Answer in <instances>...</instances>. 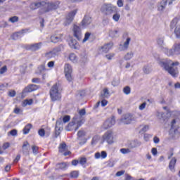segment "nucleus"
<instances>
[{"mask_svg": "<svg viewBox=\"0 0 180 180\" xmlns=\"http://www.w3.org/2000/svg\"><path fill=\"white\" fill-rule=\"evenodd\" d=\"M68 165H69L68 163L63 162L58 163L56 165V168H58V169H62V171H65V169L68 168Z\"/></svg>", "mask_w": 180, "mask_h": 180, "instance_id": "nucleus-24", "label": "nucleus"}, {"mask_svg": "<svg viewBox=\"0 0 180 180\" xmlns=\"http://www.w3.org/2000/svg\"><path fill=\"white\" fill-rule=\"evenodd\" d=\"M8 21L11 23H16V22H19V17L18 16H13L8 19Z\"/></svg>", "mask_w": 180, "mask_h": 180, "instance_id": "nucleus-40", "label": "nucleus"}, {"mask_svg": "<svg viewBox=\"0 0 180 180\" xmlns=\"http://www.w3.org/2000/svg\"><path fill=\"white\" fill-rule=\"evenodd\" d=\"M79 164L84 166L86 164V158H80L79 160Z\"/></svg>", "mask_w": 180, "mask_h": 180, "instance_id": "nucleus-43", "label": "nucleus"}, {"mask_svg": "<svg viewBox=\"0 0 180 180\" xmlns=\"http://www.w3.org/2000/svg\"><path fill=\"white\" fill-rule=\"evenodd\" d=\"M79 116H78V117L80 118L81 120H84L82 118V116H85V115H86V111L85 110V108L80 110L79 111Z\"/></svg>", "mask_w": 180, "mask_h": 180, "instance_id": "nucleus-37", "label": "nucleus"}, {"mask_svg": "<svg viewBox=\"0 0 180 180\" xmlns=\"http://www.w3.org/2000/svg\"><path fill=\"white\" fill-rule=\"evenodd\" d=\"M113 47V42H109L108 44H104L103 46H101V51L103 53H108L109 52V50Z\"/></svg>", "mask_w": 180, "mask_h": 180, "instance_id": "nucleus-19", "label": "nucleus"}, {"mask_svg": "<svg viewBox=\"0 0 180 180\" xmlns=\"http://www.w3.org/2000/svg\"><path fill=\"white\" fill-rule=\"evenodd\" d=\"M176 164V159L175 158H173L169 164V168L170 170L174 171L175 168V165Z\"/></svg>", "mask_w": 180, "mask_h": 180, "instance_id": "nucleus-27", "label": "nucleus"}, {"mask_svg": "<svg viewBox=\"0 0 180 180\" xmlns=\"http://www.w3.org/2000/svg\"><path fill=\"white\" fill-rule=\"evenodd\" d=\"M38 70L41 73L43 72V71H46V65H44V64L39 65Z\"/></svg>", "mask_w": 180, "mask_h": 180, "instance_id": "nucleus-53", "label": "nucleus"}, {"mask_svg": "<svg viewBox=\"0 0 180 180\" xmlns=\"http://www.w3.org/2000/svg\"><path fill=\"white\" fill-rule=\"evenodd\" d=\"M38 134L40 136V137H44V136H46V131H44L43 129H41L39 130Z\"/></svg>", "mask_w": 180, "mask_h": 180, "instance_id": "nucleus-50", "label": "nucleus"}, {"mask_svg": "<svg viewBox=\"0 0 180 180\" xmlns=\"http://www.w3.org/2000/svg\"><path fill=\"white\" fill-rule=\"evenodd\" d=\"M56 56V53L52 50L45 53V58L46 60H51V58H53Z\"/></svg>", "mask_w": 180, "mask_h": 180, "instance_id": "nucleus-25", "label": "nucleus"}, {"mask_svg": "<svg viewBox=\"0 0 180 180\" xmlns=\"http://www.w3.org/2000/svg\"><path fill=\"white\" fill-rule=\"evenodd\" d=\"M134 56V53L133 51L128 52L124 57V60H131Z\"/></svg>", "mask_w": 180, "mask_h": 180, "instance_id": "nucleus-34", "label": "nucleus"}, {"mask_svg": "<svg viewBox=\"0 0 180 180\" xmlns=\"http://www.w3.org/2000/svg\"><path fill=\"white\" fill-rule=\"evenodd\" d=\"M131 41V39L130 37H127L121 50H127L129 49V45L130 44Z\"/></svg>", "mask_w": 180, "mask_h": 180, "instance_id": "nucleus-28", "label": "nucleus"}, {"mask_svg": "<svg viewBox=\"0 0 180 180\" xmlns=\"http://www.w3.org/2000/svg\"><path fill=\"white\" fill-rule=\"evenodd\" d=\"M32 103H33V100H25L22 103V106H27V105H32Z\"/></svg>", "mask_w": 180, "mask_h": 180, "instance_id": "nucleus-49", "label": "nucleus"}, {"mask_svg": "<svg viewBox=\"0 0 180 180\" xmlns=\"http://www.w3.org/2000/svg\"><path fill=\"white\" fill-rule=\"evenodd\" d=\"M157 117L160 120H165V113H164L163 112H158Z\"/></svg>", "mask_w": 180, "mask_h": 180, "instance_id": "nucleus-39", "label": "nucleus"}, {"mask_svg": "<svg viewBox=\"0 0 180 180\" xmlns=\"http://www.w3.org/2000/svg\"><path fill=\"white\" fill-rule=\"evenodd\" d=\"M136 118L131 114H126L122 117L120 120V124H130L132 122H135Z\"/></svg>", "mask_w": 180, "mask_h": 180, "instance_id": "nucleus-7", "label": "nucleus"}, {"mask_svg": "<svg viewBox=\"0 0 180 180\" xmlns=\"http://www.w3.org/2000/svg\"><path fill=\"white\" fill-rule=\"evenodd\" d=\"M39 89V86L36 84H30L27 87H25L23 90L25 94H27L29 92H33L34 91H37Z\"/></svg>", "mask_w": 180, "mask_h": 180, "instance_id": "nucleus-18", "label": "nucleus"}, {"mask_svg": "<svg viewBox=\"0 0 180 180\" xmlns=\"http://www.w3.org/2000/svg\"><path fill=\"white\" fill-rule=\"evenodd\" d=\"M8 71V68L6 65L3 66L1 68H0V75H2V74H5Z\"/></svg>", "mask_w": 180, "mask_h": 180, "instance_id": "nucleus-48", "label": "nucleus"}, {"mask_svg": "<svg viewBox=\"0 0 180 180\" xmlns=\"http://www.w3.org/2000/svg\"><path fill=\"white\" fill-rule=\"evenodd\" d=\"M123 92L125 94V95H129L130 92H131V89H130V86H127L123 89Z\"/></svg>", "mask_w": 180, "mask_h": 180, "instance_id": "nucleus-41", "label": "nucleus"}, {"mask_svg": "<svg viewBox=\"0 0 180 180\" xmlns=\"http://www.w3.org/2000/svg\"><path fill=\"white\" fill-rule=\"evenodd\" d=\"M70 119H71L70 115H66V116L63 117V123H68V122H70Z\"/></svg>", "mask_w": 180, "mask_h": 180, "instance_id": "nucleus-54", "label": "nucleus"}, {"mask_svg": "<svg viewBox=\"0 0 180 180\" xmlns=\"http://www.w3.org/2000/svg\"><path fill=\"white\" fill-rule=\"evenodd\" d=\"M116 123V120L115 119V117H112L111 118H108L103 124V127L105 129V130H108V129H110L112 126H115Z\"/></svg>", "mask_w": 180, "mask_h": 180, "instance_id": "nucleus-12", "label": "nucleus"}, {"mask_svg": "<svg viewBox=\"0 0 180 180\" xmlns=\"http://www.w3.org/2000/svg\"><path fill=\"white\" fill-rule=\"evenodd\" d=\"M63 123L61 121H56V127H55V138L57 139L60 136L61 131H63V127H60Z\"/></svg>", "mask_w": 180, "mask_h": 180, "instance_id": "nucleus-16", "label": "nucleus"}, {"mask_svg": "<svg viewBox=\"0 0 180 180\" xmlns=\"http://www.w3.org/2000/svg\"><path fill=\"white\" fill-rule=\"evenodd\" d=\"M65 78L67 79V81H68L69 82H71V81H72V67H71V65L67 63L65 65Z\"/></svg>", "mask_w": 180, "mask_h": 180, "instance_id": "nucleus-8", "label": "nucleus"}, {"mask_svg": "<svg viewBox=\"0 0 180 180\" xmlns=\"http://www.w3.org/2000/svg\"><path fill=\"white\" fill-rule=\"evenodd\" d=\"M10 146H11V144L9 143L6 142V143H4L3 149L6 150V149L9 148Z\"/></svg>", "mask_w": 180, "mask_h": 180, "instance_id": "nucleus-63", "label": "nucleus"}, {"mask_svg": "<svg viewBox=\"0 0 180 180\" xmlns=\"http://www.w3.org/2000/svg\"><path fill=\"white\" fill-rule=\"evenodd\" d=\"M150 127L148 125H144L143 127L140 130L139 133H146L148 131Z\"/></svg>", "mask_w": 180, "mask_h": 180, "instance_id": "nucleus-47", "label": "nucleus"}, {"mask_svg": "<svg viewBox=\"0 0 180 180\" xmlns=\"http://www.w3.org/2000/svg\"><path fill=\"white\" fill-rule=\"evenodd\" d=\"M124 174V170L119 171L116 173V176H122Z\"/></svg>", "mask_w": 180, "mask_h": 180, "instance_id": "nucleus-64", "label": "nucleus"}, {"mask_svg": "<svg viewBox=\"0 0 180 180\" xmlns=\"http://www.w3.org/2000/svg\"><path fill=\"white\" fill-rule=\"evenodd\" d=\"M28 32H29V30L27 29L22 30L20 32L14 33L12 36V39L13 40H18V39H20V37L23 36L24 33H27Z\"/></svg>", "mask_w": 180, "mask_h": 180, "instance_id": "nucleus-17", "label": "nucleus"}, {"mask_svg": "<svg viewBox=\"0 0 180 180\" xmlns=\"http://www.w3.org/2000/svg\"><path fill=\"white\" fill-rule=\"evenodd\" d=\"M101 11L105 15H112V13L117 12V7L110 4H104L101 8Z\"/></svg>", "mask_w": 180, "mask_h": 180, "instance_id": "nucleus-4", "label": "nucleus"}, {"mask_svg": "<svg viewBox=\"0 0 180 180\" xmlns=\"http://www.w3.org/2000/svg\"><path fill=\"white\" fill-rule=\"evenodd\" d=\"M157 44L159 49L167 54V51H168V48L165 46V43L164 42V37H159L157 39Z\"/></svg>", "mask_w": 180, "mask_h": 180, "instance_id": "nucleus-10", "label": "nucleus"}, {"mask_svg": "<svg viewBox=\"0 0 180 180\" xmlns=\"http://www.w3.org/2000/svg\"><path fill=\"white\" fill-rule=\"evenodd\" d=\"M73 32L74 36L77 39V40H80L82 37V32H81V28L78 27L77 25H75L73 27Z\"/></svg>", "mask_w": 180, "mask_h": 180, "instance_id": "nucleus-14", "label": "nucleus"}, {"mask_svg": "<svg viewBox=\"0 0 180 180\" xmlns=\"http://www.w3.org/2000/svg\"><path fill=\"white\" fill-rule=\"evenodd\" d=\"M167 4L172 5V0H162L161 2L158 4V11L159 12H164L165 8H167Z\"/></svg>", "mask_w": 180, "mask_h": 180, "instance_id": "nucleus-11", "label": "nucleus"}, {"mask_svg": "<svg viewBox=\"0 0 180 180\" xmlns=\"http://www.w3.org/2000/svg\"><path fill=\"white\" fill-rule=\"evenodd\" d=\"M30 150V144L28 142H25L22 145V154L24 155H29V150Z\"/></svg>", "mask_w": 180, "mask_h": 180, "instance_id": "nucleus-21", "label": "nucleus"}, {"mask_svg": "<svg viewBox=\"0 0 180 180\" xmlns=\"http://www.w3.org/2000/svg\"><path fill=\"white\" fill-rule=\"evenodd\" d=\"M143 71L144 74H150L151 71H153V69L151 68V66L150 65H145L143 68Z\"/></svg>", "mask_w": 180, "mask_h": 180, "instance_id": "nucleus-32", "label": "nucleus"}, {"mask_svg": "<svg viewBox=\"0 0 180 180\" xmlns=\"http://www.w3.org/2000/svg\"><path fill=\"white\" fill-rule=\"evenodd\" d=\"M77 136L78 137H84V136H85V132L83 130H79L77 132Z\"/></svg>", "mask_w": 180, "mask_h": 180, "instance_id": "nucleus-59", "label": "nucleus"}, {"mask_svg": "<svg viewBox=\"0 0 180 180\" xmlns=\"http://www.w3.org/2000/svg\"><path fill=\"white\" fill-rule=\"evenodd\" d=\"M69 60L74 63L78 62V58L77 57V55H75V53H70L69 55Z\"/></svg>", "mask_w": 180, "mask_h": 180, "instance_id": "nucleus-31", "label": "nucleus"}, {"mask_svg": "<svg viewBox=\"0 0 180 180\" xmlns=\"http://www.w3.org/2000/svg\"><path fill=\"white\" fill-rule=\"evenodd\" d=\"M84 122L85 120H81V118L78 117V115H76L73 117L72 121L68 124L67 130L70 131V130H72V129H74V126L77 125V127L75 128V131H77V130L79 129V127H81V126H82V124H84Z\"/></svg>", "mask_w": 180, "mask_h": 180, "instance_id": "nucleus-3", "label": "nucleus"}, {"mask_svg": "<svg viewBox=\"0 0 180 180\" xmlns=\"http://www.w3.org/2000/svg\"><path fill=\"white\" fill-rule=\"evenodd\" d=\"M30 9L32 11H35V9H39V8H41L42 11L44 12V1L41 2H34L30 5Z\"/></svg>", "mask_w": 180, "mask_h": 180, "instance_id": "nucleus-13", "label": "nucleus"}, {"mask_svg": "<svg viewBox=\"0 0 180 180\" xmlns=\"http://www.w3.org/2000/svg\"><path fill=\"white\" fill-rule=\"evenodd\" d=\"M32 153L34 154H37V151L39 150V147L36 146H32Z\"/></svg>", "mask_w": 180, "mask_h": 180, "instance_id": "nucleus-58", "label": "nucleus"}, {"mask_svg": "<svg viewBox=\"0 0 180 180\" xmlns=\"http://www.w3.org/2000/svg\"><path fill=\"white\" fill-rule=\"evenodd\" d=\"M69 46L71 49H77V47H78V42L75 39H70Z\"/></svg>", "mask_w": 180, "mask_h": 180, "instance_id": "nucleus-29", "label": "nucleus"}, {"mask_svg": "<svg viewBox=\"0 0 180 180\" xmlns=\"http://www.w3.org/2000/svg\"><path fill=\"white\" fill-rule=\"evenodd\" d=\"M31 129L32 124H27L22 130L23 134H29V132L30 131Z\"/></svg>", "mask_w": 180, "mask_h": 180, "instance_id": "nucleus-30", "label": "nucleus"}, {"mask_svg": "<svg viewBox=\"0 0 180 180\" xmlns=\"http://www.w3.org/2000/svg\"><path fill=\"white\" fill-rule=\"evenodd\" d=\"M89 37H91V33L90 32H86L84 35V38L83 39V43H85L86 41H88L89 39Z\"/></svg>", "mask_w": 180, "mask_h": 180, "instance_id": "nucleus-45", "label": "nucleus"}, {"mask_svg": "<svg viewBox=\"0 0 180 180\" xmlns=\"http://www.w3.org/2000/svg\"><path fill=\"white\" fill-rule=\"evenodd\" d=\"M79 176V171L75 170L70 172V178L77 179L78 178Z\"/></svg>", "mask_w": 180, "mask_h": 180, "instance_id": "nucleus-35", "label": "nucleus"}, {"mask_svg": "<svg viewBox=\"0 0 180 180\" xmlns=\"http://www.w3.org/2000/svg\"><path fill=\"white\" fill-rule=\"evenodd\" d=\"M110 36L111 37H119V30H115L113 31L110 32Z\"/></svg>", "mask_w": 180, "mask_h": 180, "instance_id": "nucleus-36", "label": "nucleus"}, {"mask_svg": "<svg viewBox=\"0 0 180 180\" xmlns=\"http://www.w3.org/2000/svg\"><path fill=\"white\" fill-rule=\"evenodd\" d=\"M60 3L58 1L47 2L44 1V12L46 13L50 11H54L58 8Z\"/></svg>", "mask_w": 180, "mask_h": 180, "instance_id": "nucleus-5", "label": "nucleus"}, {"mask_svg": "<svg viewBox=\"0 0 180 180\" xmlns=\"http://www.w3.org/2000/svg\"><path fill=\"white\" fill-rule=\"evenodd\" d=\"M63 50H64V45L60 44V45L55 47L53 49V53H56V56H58V53H60V51H63Z\"/></svg>", "mask_w": 180, "mask_h": 180, "instance_id": "nucleus-26", "label": "nucleus"}, {"mask_svg": "<svg viewBox=\"0 0 180 180\" xmlns=\"http://www.w3.org/2000/svg\"><path fill=\"white\" fill-rule=\"evenodd\" d=\"M115 57V53H109L105 55V58H107V60H112V58H113Z\"/></svg>", "mask_w": 180, "mask_h": 180, "instance_id": "nucleus-57", "label": "nucleus"}, {"mask_svg": "<svg viewBox=\"0 0 180 180\" xmlns=\"http://www.w3.org/2000/svg\"><path fill=\"white\" fill-rule=\"evenodd\" d=\"M8 83H4L3 84L0 85V91H6V89L8 88Z\"/></svg>", "mask_w": 180, "mask_h": 180, "instance_id": "nucleus-51", "label": "nucleus"}, {"mask_svg": "<svg viewBox=\"0 0 180 180\" xmlns=\"http://www.w3.org/2000/svg\"><path fill=\"white\" fill-rule=\"evenodd\" d=\"M101 157L103 159L106 158L108 157V153H106V151H101Z\"/></svg>", "mask_w": 180, "mask_h": 180, "instance_id": "nucleus-61", "label": "nucleus"}, {"mask_svg": "<svg viewBox=\"0 0 180 180\" xmlns=\"http://www.w3.org/2000/svg\"><path fill=\"white\" fill-rule=\"evenodd\" d=\"M41 46H43V43L41 42L30 44L27 46V50H31V51H37L41 49Z\"/></svg>", "mask_w": 180, "mask_h": 180, "instance_id": "nucleus-15", "label": "nucleus"}, {"mask_svg": "<svg viewBox=\"0 0 180 180\" xmlns=\"http://www.w3.org/2000/svg\"><path fill=\"white\" fill-rule=\"evenodd\" d=\"M75 15H77V10H74L69 13L66 16V19L63 23L64 26H70V25H71L72 22V20H74Z\"/></svg>", "mask_w": 180, "mask_h": 180, "instance_id": "nucleus-9", "label": "nucleus"}, {"mask_svg": "<svg viewBox=\"0 0 180 180\" xmlns=\"http://www.w3.org/2000/svg\"><path fill=\"white\" fill-rule=\"evenodd\" d=\"M63 36L61 34H54L51 37V43H58V41H61V37Z\"/></svg>", "mask_w": 180, "mask_h": 180, "instance_id": "nucleus-23", "label": "nucleus"}, {"mask_svg": "<svg viewBox=\"0 0 180 180\" xmlns=\"http://www.w3.org/2000/svg\"><path fill=\"white\" fill-rule=\"evenodd\" d=\"M120 153H122V154H129V153H130V149H129V148H121L120 149Z\"/></svg>", "mask_w": 180, "mask_h": 180, "instance_id": "nucleus-52", "label": "nucleus"}, {"mask_svg": "<svg viewBox=\"0 0 180 180\" xmlns=\"http://www.w3.org/2000/svg\"><path fill=\"white\" fill-rule=\"evenodd\" d=\"M174 34L177 39H180V27H176L174 30Z\"/></svg>", "mask_w": 180, "mask_h": 180, "instance_id": "nucleus-42", "label": "nucleus"}, {"mask_svg": "<svg viewBox=\"0 0 180 180\" xmlns=\"http://www.w3.org/2000/svg\"><path fill=\"white\" fill-rule=\"evenodd\" d=\"M179 65V62L176 61L172 63V60L167 59L165 60H162L160 63V67H162L165 71H167L174 78L178 77V68H174V66H177Z\"/></svg>", "mask_w": 180, "mask_h": 180, "instance_id": "nucleus-1", "label": "nucleus"}, {"mask_svg": "<svg viewBox=\"0 0 180 180\" xmlns=\"http://www.w3.org/2000/svg\"><path fill=\"white\" fill-rule=\"evenodd\" d=\"M103 142L108 143V144H113L115 143V136H113L112 131H107L102 136Z\"/></svg>", "mask_w": 180, "mask_h": 180, "instance_id": "nucleus-6", "label": "nucleus"}, {"mask_svg": "<svg viewBox=\"0 0 180 180\" xmlns=\"http://www.w3.org/2000/svg\"><path fill=\"white\" fill-rule=\"evenodd\" d=\"M141 146V142L137 140L131 141L129 143V148H137V147H140Z\"/></svg>", "mask_w": 180, "mask_h": 180, "instance_id": "nucleus-22", "label": "nucleus"}, {"mask_svg": "<svg viewBox=\"0 0 180 180\" xmlns=\"http://www.w3.org/2000/svg\"><path fill=\"white\" fill-rule=\"evenodd\" d=\"M50 96L53 102L61 99V89L60 88V84L56 83L51 88Z\"/></svg>", "mask_w": 180, "mask_h": 180, "instance_id": "nucleus-2", "label": "nucleus"}, {"mask_svg": "<svg viewBox=\"0 0 180 180\" xmlns=\"http://www.w3.org/2000/svg\"><path fill=\"white\" fill-rule=\"evenodd\" d=\"M146 106H147V103H143L139 107V110H144V109H146Z\"/></svg>", "mask_w": 180, "mask_h": 180, "instance_id": "nucleus-55", "label": "nucleus"}, {"mask_svg": "<svg viewBox=\"0 0 180 180\" xmlns=\"http://www.w3.org/2000/svg\"><path fill=\"white\" fill-rule=\"evenodd\" d=\"M9 133L11 136H18V130L16 129H13Z\"/></svg>", "mask_w": 180, "mask_h": 180, "instance_id": "nucleus-62", "label": "nucleus"}, {"mask_svg": "<svg viewBox=\"0 0 180 180\" xmlns=\"http://www.w3.org/2000/svg\"><path fill=\"white\" fill-rule=\"evenodd\" d=\"M65 151H67V144L63 143L59 146V153H65Z\"/></svg>", "mask_w": 180, "mask_h": 180, "instance_id": "nucleus-33", "label": "nucleus"}, {"mask_svg": "<svg viewBox=\"0 0 180 180\" xmlns=\"http://www.w3.org/2000/svg\"><path fill=\"white\" fill-rule=\"evenodd\" d=\"M112 19H113V20H115V22H119V19H120V14L117 13V12H116V13L113 15Z\"/></svg>", "mask_w": 180, "mask_h": 180, "instance_id": "nucleus-44", "label": "nucleus"}, {"mask_svg": "<svg viewBox=\"0 0 180 180\" xmlns=\"http://www.w3.org/2000/svg\"><path fill=\"white\" fill-rule=\"evenodd\" d=\"M177 24H178V19H176V18L173 19L170 23L171 29H174V28L176 27Z\"/></svg>", "mask_w": 180, "mask_h": 180, "instance_id": "nucleus-38", "label": "nucleus"}, {"mask_svg": "<svg viewBox=\"0 0 180 180\" xmlns=\"http://www.w3.org/2000/svg\"><path fill=\"white\" fill-rule=\"evenodd\" d=\"M91 22H92V18L88 15H85L84 19L82 21V25L84 27H86V26L91 25Z\"/></svg>", "mask_w": 180, "mask_h": 180, "instance_id": "nucleus-20", "label": "nucleus"}, {"mask_svg": "<svg viewBox=\"0 0 180 180\" xmlns=\"http://www.w3.org/2000/svg\"><path fill=\"white\" fill-rule=\"evenodd\" d=\"M8 96H11V98H14V96H16V91H15V90L9 91Z\"/></svg>", "mask_w": 180, "mask_h": 180, "instance_id": "nucleus-56", "label": "nucleus"}, {"mask_svg": "<svg viewBox=\"0 0 180 180\" xmlns=\"http://www.w3.org/2000/svg\"><path fill=\"white\" fill-rule=\"evenodd\" d=\"M103 94H102V96L104 98H108L109 96V89L108 88H105L103 90Z\"/></svg>", "mask_w": 180, "mask_h": 180, "instance_id": "nucleus-46", "label": "nucleus"}, {"mask_svg": "<svg viewBox=\"0 0 180 180\" xmlns=\"http://www.w3.org/2000/svg\"><path fill=\"white\" fill-rule=\"evenodd\" d=\"M119 84H120V82H119V80H113L111 82V85H112V86H117L119 85Z\"/></svg>", "mask_w": 180, "mask_h": 180, "instance_id": "nucleus-60", "label": "nucleus"}]
</instances>
